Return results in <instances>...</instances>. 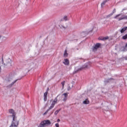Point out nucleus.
<instances>
[{
  "instance_id": "1",
  "label": "nucleus",
  "mask_w": 127,
  "mask_h": 127,
  "mask_svg": "<svg viewBox=\"0 0 127 127\" xmlns=\"http://www.w3.org/2000/svg\"><path fill=\"white\" fill-rule=\"evenodd\" d=\"M19 123V120L17 119V117L13 115L12 118V122L11 126L9 127H18Z\"/></svg>"
},
{
  "instance_id": "2",
  "label": "nucleus",
  "mask_w": 127,
  "mask_h": 127,
  "mask_svg": "<svg viewBox=\"0 0 127 127\" xmlns=\"http://www.w3.org/2000/svg\"><path fill=\"white\" fill-rule=\"evenodd\" d=\"M58 101V99H57V98H56L54 100H53L52 101V104L50 106V107L48 108V110H47V111L44 113V116H45V115H47V113L49 112V111H50V110H52V109H53L54 107L55 106V105H56V104H57V102Z\"/></svg>"
},
{
  "instance_id": "3",
  "label": "nucleus",
  "mask_w": 127,
  "mask_h": 127,
  "mask_svg": "<svg viewBox=\"0 0 127 127\" xmlns=\"http://www.w3.org/2000/svg\"><path fill=\"white\" fill-rule=\"evenodd\" d=\"M51 125V122L49 120H45L42 122L38 127H45L47 126H50Z\"/></svg>"
},
{
  "instance_id": "4",
  "label": "nucleus",
  "mask_w": 127,
  "mask_h": 127,
  "mask_svg": "<svg viewBox=\"0 0 127 127\" xmlns=\"http://www.w3.org/2000/svg\"><path fill=\"white\" fill-rule=\"evenodd\" d=\"M114 18L118 20H123V19H127V16H125L123 14H119L114 17Z\"/></svg>"
},
{
  "instance_id": "5",
  "label": "nucleus",
  "mask_w": 127,
  "mask_h": 127,
  "mask_svg": "<svg viewBox=\"0 0 127 127\" xmlns=\"http://www.w3.org/2000/svg\"><path fill=\"white\" fill-rule=\"evenodd\" d=\"M2 62L4 64V66H7V65H9V64H11V59L6 58L5 59L4 61L3 62V59L2 58Z\"/></svg>"
},
{
  "instance_id": "6",
  "label": "nucleus",
  "mask_w": 127,
  "mask_h": 127,
  "mask_svg": "<svg viewBox=\"0 0 127 127\" xmlns=\"http://www.w3.org/2000/svg\"><path fill=\"white\" fill-rule=\"evenodd\" d=\"M9 113L12 115V118H13V116H14L15 117H16V114H15V112H14V110H13V109L9 110Z\"/></svg>"
},
{
  "instance_id": "7",
  "label": "nucleus",
  "mask_w": 127,
  "mask_h": 127,
  "mask_svg": "<svg viewBox=\"0 0 127 127\" xmlns=\"http://www.w3.org/2000/svg\"><path fill=\"white\" fill-rule=\"evenodd\" d=\"M100 46H101L100 44H99V43L96 44L94 46V47L93 48V51H96V50H97L98 48H100Z\"/></svg>"
},
{
  "instance_id": "8",
  "label": "nucleus",
  "mask_w": 127,
  "mask_h": 127,
  "mask_svg": "<svg viewBox=\"0 0 127 127\" xmlns=\"http://www.w3.org/2000/svg\"><path fill=\"white\" fill-rule=\"evenodd\" d=\"M82 104H83V105H89V104H90V101L89 100V99H85L83 101Z\"/></svg>"
},
{
  "instance_id": "9",
  "label": "nucleus",
  "mask_w": 127,
  "mask_h": 127,
  "mask_svg": "<svg viewBox=\"0 0 127 127\" xmlns=\"http://www.w3.org/2000/svg\"><path fill=\"white\" fill-rule=\"evenodd\" d=\"M64 64V65H69V64H70V62L69 61V60H68L67 59H65L64 60V62H63Z\"/></svg>"
},
{
  "instance_id": "10",
  "label": "nucleus",
  "mask_w": 127,
  "mask_h": 127,
  "mask_svg": "<svg viewBox=\"0 0 127 127\" xmlns=\"http://www.w3.org/2000/svg\"><path fill=\"white\" fill-rule=\"evenodd\" d=\"M64 102H66L67 100V97H68V93H64L63 95Z\"/></svg>"
},
{
  "instance_id": "11",
  "label": "nucleus",
  "mask_w": 127,
  "mask_h": 127,
  "mask_svg": "<svg viewBox=\"0 0 127 127\" xmlns=\"http://www.w3.org/2000/svg\"><path fill=\"white\" fill-rule=\"evenodd\" d=\"M48 92L47 91L44 94V102H46L47 101V94Z\"/></svg>"
},
{
  "instance_id": "12",
  "label": "nucleus",
  "mask_w": 127,
  "mask_h": 127,
  "mask_svg": "<svg viewBox=\"0 0 127 127\" xmlns=\"http://www.w3.org/2000/svg\"><path fill=\"white\" fill-rule=\"evenodd\" d=\"M126 30H127V27L122 28L120 32H121V33H124L126 31Z\"/></svg>"
},
{
  "instance_id": "13",
  "label": "nucleus",
  "mask_w": 127,
  "mask_h": 127,
  "mask_svg": "<svg viewBox=\"0 0 127 127\" xmlns=\"http://www.w3.org/2000/svg\"><path fill=\"white\" fill-rule=\"evenodd\" d=\"M64 56L65 57H67L68 56V53H67V50L64 51Z\"/></svg>"
},
{
  "instance_id": "14",
  "label": "nucleus",
  "mask_w": 127,
  "mask_h": 127,
  "mask_svg": "<svg viewBox=\"0 0 127 127\" xmlns=\"http://www.w3.org/2000/svg\"><path fill=\"white\" fill-rule=\"evenodd\" d=\"M122 39H124V40H126V39H127V34L123 36L122 37Z\"/></svg>"
},
{
  "instance_id": "15",
  "label": "nucleus",
  "mask_w": 127,
  "mask_h": 127,
  "mask_svg": "<svg viewBox=\"0 0 127 127\" xmlns=\"http://www.w3.org/2000/svg\"><path fill=\"white\" fill-rule=\"evenodd\" d=\"M61 110H57L55 111V115L56 116L57 115H58V113H59V112H60Z\"/></svg>"
},
{
  "instance_id": "16",
  "label": "nucleus",
  "mask_w": 127,
  "mask_h": 127,
  "mask_svg": "<svg viewBox=\"0 0 127 127\" xmlns=\"http://www.w3.org/2000/svg\"><path fill=\"white\" fill-rule=\"evenodd\" d=\"M106 2H107V1H103V2L101 3V6H102V7H103V5H105Z\"/></svg>"
},
{
  "instance_id": "17",
  "label": "nucleus",
  "mask_w": 127,
  "mask_h": 127,
  "mask_svg": "<svg viewBox=\"0 0 127 127\" xmlns=\"http://www.w3.org/2000/svg\"><path fill=\"white\" fill-rule=\"evenodd\" d=\"M102 39L104 41L108 40V39H109V37H103Z\"/></svg>"
},
{
  "instance_id": "18",
  "label": "nucleus",
  "mask_w": 127,
  "mask_h": 127,
  "mask_svg": "<svg viewBox=\"0 0 127 127\" xmlns=\"http://www.w3.org/2000/svg\"><path fill=\"white\" fill-rule=\"evenodd\" d=\"M62 86H63V88H64V85H65V81H63L62 83H61Z\"/></svg>"
},
{
  "instance_id": "19",
  "label": "nucleus",
  "mask_w": 127,
  "mask_h": 127,
  "mask_svg": "<svg viewBox=\"0 0 127 127\" xmlns=\"http://www.w3.org/2000/svg\"><path fill=\"white\" fill-rule=\"evenodd\" d=\"M64 20H67V16H64Z\"/></svg>"
},
{
  "instance_id": "20",
  "label": "nucleus",
  "mask_w": 127,
  "mask_h": 127,
  "mask_svg": "<svg viewBox=\"0 0 127 127\" xmlns=\"http://www.w3.org/2000/svg\"><path fill=\"white\" fill-rule=\"evenodd\" d=\"M55 126H56V127H59V124H58V123L56 124Z\"/></svg>"
},
{
  "instance_id": "21",
  "label": "nucleus",
  "mask_w": 127,
  "mask_h": 127,
  "mask_svg": "<svg viewBox=\"0 0 127 127\" xmlns=\"http://www.w3.org/2000/svg\"><path fill=\"white\" fill-rule=\"evenodd\" d=\"M103 38H104V37H99L98 39L99 40H103Z\"/></svg>"
},
{
  "instance_id": "22",
  "label": "nucleus",
  "mask_w": 127,
  "mask_h": 127,
  "mask_svg": "<svg viewBox=\"0 0 127 127\" xmlns=\"http://www.w3.org/2000/svg\"><path fill=\"white\" fill-rule=\"evenodd\" d=\"M1 72V66H0V73Z\"/></svg>"
},
{
  "instance_id": "23",
  "label": "nucleus",
  "mask_w": 127,
  "mask_h": 127,
  "mask_svg": "<svg viewBox=\"0 0 127 127\" xmlns=\"http://www.w3.org/2000/svg\"><path fill=\"white\" fill-rule=\"evenodd\" d=\"M57 122H60V119H58Z\"/></svg>"
},
{
  "instance_id": "24",
  "label": "nucleus",
  "mask_w": 127,
  "mask_h": 127,
  "mask_svg": "<svg viewBox=\"0 0 127 127\" xmlns=\"http://www.w3.org/2000/svg\"><path fill=\"white\" fill-rule=\"evenodd\" d=\"M52 100H51L50 102H52Z\"/></svg>"
}]
</instances>
